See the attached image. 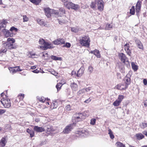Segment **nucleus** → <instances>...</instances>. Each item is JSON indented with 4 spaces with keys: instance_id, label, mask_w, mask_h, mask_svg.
I'll use <instances>...</instances> for the list:
<instances>
[{
    "instance_id": "nucleus-54",
    "label": "nucleus",
    "mask_w": 147,
    "mask_h": 147,
    "mask_svg": "<svg viewBox=\"0 0 147 147\" xmlns=\"http://www.w3.org/2000/svg\"><path fill=\"white\" fill-rule=\"evenodd\" d=\"M39 100L41 102H44L46 100V98L44 97H42L39 98Z\"/></svg>"
},
{
    "instance_id": "nucleus-34",
    "label": "nucleus",
    "mask_w": 147,
    "mask_h": 147,
    "mask_svg": "<svg viewBox=\"0 0 147 147\" xmlns=\"http://www.w3.org/2000/svg\"><path fill=\"white\" fill-rule=\"evenodd\" d=\"M77 115H79V117L80 118L81 120L85 118L84 113H78L77 114Z\"/></svg>"
},
{
    "instance_id": "nucleus-35",
    "label": "nucleus",
    "mask_w": 147,
    "mask_h": 147,
    "mask_svg": "<svg viewBox=\"0 0 147 147\" xmlns=\"http://www.w3.org/2000/svg\"><path fill=\"white\" fill-rule=\"evenodd\" d=\"M58 105L57 102L56 101L53 102L51 105V107H53V108H56Z\"/></svg>"
},
{
    "instance_id": "nucleus-51",
    "label": "nucleus",
    "mask_w": 147,
    "mask_h": 147,
    "mask_svg": "<svg viewBox=\"0 0 147 147\" xmlns=\"http://www.w3.org/2000/svg\"><path fill=\"white\" fill-rule=\"evenodd\" d=\"M20 96H18L15 99V103L17 104L19 103L20 101H21L20 100V98L19 97Z\"/></svg>"
},
{
    "instance_id": "nucleus-23",
    "label": "nucleus",
    "mask_w": 147,
    "mask_h": 147,
    "mask_svg": "<svg viewBox=\"0 0 147 147\" xmlns=\"http://www.w3.org/2000/svg\"><path fill=\"white\" fill-rule=\"evenodd\" d=\"M80 30V28L78 26H76L72 27L71 28V30L72 32L76 33L78 32V31Z\"/></svg>"
},
{
    "instance_id": "nucleus-56",
    "label": "nucleus",
    "mask_w": 147,
    "mask_h": 147,
    "mask_svg": "<svg viewBox=\"0 0 147 147\" xmlns=\"http://www.w3.org/2000/svg\"><path fill=\"white\" fill-rule=\"evenodd\" d=\"M51 74L54 75L55 76H57L58 74V73L57 72L54 71V70L53 71H52L51 72Z\"/></svg>"
},
{
    "instance_id": "nucleus-30",
    "label": "nucleus",
    "mask_w": 147,
    "mask_h": 147,
    "mask_svg": "<svg viewBox=\"0 0 147 147\" xmlns=\"http://www.w3.org/2000/svg\"><path fill=\"white\" fill-rule=\"evenodd\" d=\"M113 27L112 25L110 24H107L106 26L105 29L107 30H110Z\"/></svg>"
},
{
    "instance_id": "nucleus-15",
    "label": "nucleus",
    "mask_w": 147,
    "mask_h": 147,
    "mask_svg": "<svg viewBox=\"0 0 147 147\" xmlns=\"http://www.w3.org/2000/svg\"><path fill=\"white\" fill-rule=\"evenodd\" d=\"M128 87L124 83L122 84H119L117 86V89L120 90H125Z\"/></svg>"
},
{
    "instance_id": "nucleus-38",
    "label": "nucleus",
    "mask_w": 147,
    "mask_h": 147,
    "mask_svg": "<svg viewBox=\"0 0 147 147\" xmlns=\"http://www.w3.org/2000/svg\"><path fill=\"white\" fill-rule=\"evenodd\" d=\"M9 70L10 71V73L12 74H13L16 72V70L13 67H9L8 68Z\"/></svg>"
},
{
    "instance_id": "nucleus-13",
    "label": "nucleus",
    "mask_w": 147,
    "mask_h": 147,
    "mask_svg": "<svg viewBox=\"0 0 147 147\" xmlns=\"http://www.w3.org/2000/svg\"><path fill=\"white\" fill-rule=\"evenodd\" d=\"M34 130L37 132H41L45 131V129L42 127H39L38 126H35L34 127Z\"/></svg>"
},
{
    "instance_id": "nucleus-32",
    "label": "nucleus",
    "mask_w": 147,
    "mask_h": 147,
    "mask_svg": "<svg viewBox=\"0 0 147 147\" xmlns=\"http://www.w3.org/2000/svg\"><path fill=\"white\" fill-rule=\"evenodd\" d=\"M130 13L132 15H134L135 13V7L134 6L131 7L130 9Z\"/></svg>"
},
{
    "instance_id": "nucleus-47",
    "label": "nucleus",
    "mask_w": 147,
    "mask_h": 147,
    "mask_svg": "<svg viewBox=\"0 0 147 147\" xmlns=\"http://www.w3.org/2000/svg\"><path fill=\"white\" fill-rule=\"evenodd\" d=\"M69 0H61L62 2L64 3V5L65 7H67V5L68 4Z\"/></svg>"
},
{
    "instance_id": "nucleus-59",
    "label": "nucleus",
    "mask_w": 147,
    "mask_h": 147,
    "mask_svg": "<svg viewBox=\"0 0 147 147\" xmlns=\"http://www.w3.org/2000/svg\"><path fill=\"white\" fill-rule=\"evenodd\" d=\"M85 92H88L90 91V87L84 89Z\"/></svg>"
},
{
    "instance_id": "nucleus-20",
    "label": "nucleus",
    "mask_w": 147,
    "mask_h": 147,
    "mask_svg": "<svg viewBox=\"0 0 147 147\" xmlns=\"http://www.w3.org/2000/svg\"><path fill=\"white\" fill-rule=\"evenodd\" d=\"M71 87L74 91H76L78 90V85L76 83L74 82L71 84Z\"/></svg>"
},
{
    "instance_id": "nucleus-22",
    "label": "nucleus",
    "mask_w": 147,
    "mask_h": 147,
    "mask_svg": "<svg viewBox=\"0 0 147 147\" xmlns=\"http://www.w3.org/2000/svg\"><path fill=\"white\" fill-rule=\"evenodd\" d=\"M26 132L30 134L31 138L33 137L34 135V131L30 129L29 128L27 129Z\"/></svg>"
},
{
    "instance_id": "nucleus-1",
    "label": "nucleus",
    "mask_w": 147,
    "mask_h": 147,
    "mask_svg": "<svg viewBox=\"0 0 147 147\" xmlns=\"http://www.w3.org/2000/svg\"><path fill=\"white\" fill-rule=\"evenodd\" d=\"M44 11L46 16L49 18L51 16H55V17H58L59 16V13L57 11L49 8H45L44 9Z\"/></svg>"
},
{
    "instance_id": "nucleus-42",
    "label": "nucleus",
    "mask_w": 147,
    "mask_h": 147,
    "mask_svg": "<svg viewBox=\"0 0 147 147\" xmlns=\"http://www.w3.org/2000/svg\"><path fill=\"white\" fill-rule=\"evenodd\" d=\"M140 126L142 128H146L147 127V123H144L140 125Z\"/></svg>"
},
{
    "instance_id": "nucleus-45",
    "label": "nucleus",
    "mask_w": 147,
    "mask_h": 147,
    "mask_svg": "<svg viewBox=\"0 0 147 147\" xmlns=\"http://www.w3.org/2000/svg\"><path fill=\"white\" fill-rule=\"evenodd\" d=\"M39 43L41 45H44L45 43L46 42L45 41L44 39H40L39 40Z\"/></svg>"
},
{
    "instance_id": "nucleus-4",
    "label": "nucleus",
    "mask_w": 147,
    "mask_h": 147,
    "mask_svg": "<svg viewBox=\"0 0 147 147\" xmlns=\"http://www.w3.org/2000/svg\"><path fill=\"white\" fill-rule=\"evenodd\" d=\"M119 57L121 61L126 64L127 67L129 66L130 64L128 61V59L126 57L125 54L123 53H120L119 55Z\"/></svg>"
},
{
    "instance_id": "nucleus-10",
    "label": "nucleus",
    "mask_w": 147,
    "mask_h": 147,
    "mask_svg": "<svg viewBox=\"0 0 147 147\" xmlns=\"http://www.w3.org/2000/svg\"><path fill=\"white\" fill-rule=\"evenodd\" d=\"M73 129L72 125L69 124L66 126L63 131L65 134H67L70 132Z\"/></svg>"
},
{
    "instance_id": "nucleus-12",
    "label": "nucleus",
    "mask_w": 147,
    "mask_h": 147,
    "mask_svg": "<svg viewBox=\"0 0 147 147\" xmlns=\"http://www.w3.org/2000/svg\"><path fill=\"white\" fill-rule=\"evenodd\" d=\"M78 134L80 137H86L88 135V132L87 130L82 129L79 131Z\"/></svg>"
},
{
    "instance_id": "nucleus-18",
    "label": "nucleus",
    "mask_w": 147,
    "mask_h": 147,
    "mask_svg": "<svg viewBox=\"0 0 147 147\" xmlns=\"http://www.w3.org/2000/svg\"><path fill=\"white\" fill-rule=\"evenodd\" d=\"M90 53L93 54L96 57L98 58L100 57V55L99 51L97 49H95L94 51H92L90 52Z\"/></svg>"
},
{
    "instance_id": "nucleus-24",
    "label": "nucleus",
    "mask_w": 147,
    "mask_h": 147,
    "mask_svg": "<svg viewBox=\"0 0 147 147\" xmlns=\"http://www.w3.org/2000/svg\"><path fill=\"white\" fill-rule=\"evenodd\" d=\"M131 64L132 69L134 71H136L138 69V66L136 65L134 62H132Z\"/></svg>"
},
{
    "instance_id": "nucleus-63",
    "label": "nucleus",
    "mask_w": 147,
    "mask_h": 147,
    "mask_svg": "<svg viewBox=\"0 0 147 147\" xmlns=\"http://www.w3.org/2000/svg\"><path fill=\"white\" fill-rule=\"evenodd\" d=\"M7 94V91H6L5 92H3L1 93V97H2L4 94L5 95L6 97H7V95L5 94V93Z\"/></svg>"
},
{
    "instance_id": "nucleus-19",
    "label": "nucleus",
    "mask_w": 147,
    "mask_h": 147,
    "mask_svg": "<svg viewBox=\"0 0 147 147\" xmlns=\"http://www.w3.org/2000/svg\"><path fill=\"white\" fill-rule=\"evenodd\" d=\"M84 69L83 67H81L78 71L76 76L78 77L81 76L84 72Z\"/></svg>"
},
{
    "instance_id": "nucleus-64",
    "label": "nucleus",
    "mask_w": 147,
    "mask_h": 147,
    "mask_svg": "<svg viewBox=\"0 0 147 147\" xmlns=\"http://www.w3.org/2000/svg\"><path fill=\"white\" fill-rule=\"evenodd\" d=\"M43 54L42 55V57H45V56H46V55H47V57H48L47 55H48V53H46L45 52H43Z\"/></svg>"
},
{
    "instance_id": "nucleus-33",
    "label": "nucleus",
    "mask_w": 147,
    "mask_h": 147,
    "mask_svg": "<svg viewBox=\"0 0 147 147\" xmlns=\"http://www.w3.org/2000/svg\"><path fill=\"white\" fill-rule=\"evenodd\" d=\"M31 2L36 4L38 5L41 2V0H29Z\"/></svg>"
},
{
    "instance_id": "nucleus-14",
    "label": "nucleus",
    "mask_w": 147,
    "mask_h": 147,
    "mask_svg": "<svg viewBox=\"0 0 147 147\" xmlns=\"http://www.w3.org/2000/svg\"><path fill=\"white\" fill-rule=\"evenodd\" d=\"M41 48H43L44 50H46L48 49H51L53 48V47L51 45L46 42L44 46H40Z\"/></svg>"
},
{
    "instance_id": "nucleus-37",
    "label": "nucleus",
    "mask_w": 147,
    "mask_h": 147,
    "mask_svg": "<svg viewBox=\"0 0 147 147\" xmlns=\"http://www.w3.org/2000/svg\"><path fill=\"white\" fill-rule=\"evenodd\" d=\"M96 2H92L90 5L91 7L93 9H95L96 7Z\"/></svg>"
},
{
    "instance_id": "nucleus-55",
    "label": "nucleus",
    "mask_w": 147,
    "mask_h": 147,
    "mask_svg": "<svg viewBox=\"0 0 147 147\" xmlns=\"http://www.w3.org/2000/svg\"><path fill=\"white\" fill-rule=\"evenodd\" d=\"M18 96H20V100L21 101H22L24 97V94H21L20 95H19Z\"/></svg>"
},
{
    "instance_id": "nucleus-58",
    "label": "nucleus",
    "mask_w": 147,
    "mask_h": 147,
    "mask_svg": "<svg viewBox=\"0 0 147 147\" xmlns=\"http://www.w3.org/2000/svg\"><path fill=\"white\" fill-rule=\"evenodd\" d=\"M59 10H60V11L61 12V13H65V10L63 8L61 7V8H60L59 9Z\"/></svg>"
},
{
    "instance_id": "nucleus-36",
    "label": "nucleus",
    "mask_w": 147,
    "mask_h": 147,
    "mask_svg": "<svg viewBox=\"0 0 147 147\" xmlns=\"http://www.w3.org/2000/svg\"><path fill=\"white\" fill-rule=\"evenodd\" d=\"M121 103L118 101L117 100H116L115 101H114L113 103V105L114 106H119Z\"/></svg>"
},
{
    "instance_id": "nucleus-11",
    "label": "nucleus",
    "mask_w": 147,
    "mask_h": 147,
    "mask_svg": "<svg viewBox=\"0 0 147 147\" xmlns=\"http://www.w3.org/2000/svg\"><path fill=\"white\" fill-rule=\"evenodd\" d=\"M53 43L55 45H62L65 43V41L63 38H59L53 41Z\"/></svg>"
},
{
    "instance_id": "nucleus-39",
    "label": "nucleus",
    "mask_w": 147,
    "mask_h": 147,
    "mask_svg": "<svg viewBox=\"0 0 147 147\" xmlns=\"http://www.w3.org/2000/svg\"><path fill=\"white\" fill-rule=\"evenodd\" d=\"M124 96L122 95H119L117 100L119 101L120 103L121 102L122 100L124 98Z\"/></svg>"
},
{
    "instance_id": "nucleus-3",
    "label": "nucleus",
    "mask_w": 147,
    "mask_h": 147,
    "mask_svg": "<svg viewBox=\"0 0 147 147\" xmlns=\"http://www.w3.org/2000/svg\"><path fill=\"white\" fill-rule=\"evenodd\" d=\"M7 42L6 43L7 47L9 49H15L16 48V46L14 45L13 43L15 42V40L13 38H9L7 39Z\"/></svg>"
},
{
    "instance_id": "nucleus-8",
    "label": "nucleus",
    "mask_w": 147,
    "mask_h": 147,
    "mask_svg": "<svg viewBox=\"0 0 147 147\" xmlns=\"http://www.w3.org/2000/svg\"><path fill=\"white\" fill-rule=\"evenodd\" d=\"M96 3L97 5L98 9L102 11L104 8V2L102 0H95Z\"/></svg>"
},
{
    "instance_id": "nucleus-41",
    "label": "nucleus",
    "mask_w": 147,
    "mask_h": 147,
    "mask_svg": "<svg viewBox=\"0 0 147 147\" xmlns=\"http://www.w3.org/2000/svg\"><path fill=\"white\" fill-rule=\"evenodd\" d=\"M23 21L24 22H27L29 20V18L26 15H23Z\"/></svg>"
},
{
    "instance_id": "nucleus-49",
    "label": "nucleus",
    "mask_w": 147,
    "mask_h": 147,
    "mask_svg": "<svg viewBox=\"0 0 147 147\" xmlns=\"http://www.w3.org/2000/svg\"><path fill=\"white\" fill-rule=\"evenodd\" d=\"M14 31L15 32H16L18 31V29L13 26L10 29V31L13 32Z\"/></svg>"
},
{
    "instance_id": "nucleus-2",
    "label": "nucleus",
    "mask_w": 147,
    "mask_h": 147,
    "mask_svg": "<svg viewBox=\"0 0 147 147\" xmlns=\"http://www.w3.org/2000/svg\"><path fill=\"white\" fill-rule=\"evenodd\" d=\"M80 42L82 45L88 47L90 42L89 37L87 36H84L81 37L80 39Z\"/></svg>"
},
{
    "instance_id": "nucleus-26",
    "label": "nucleus",
    "mask_w": 147,
    "mask_h": 147,
    "mask_svg": "<svg viewBox=\"0 0 147 147\" xmlns=\"http://www.w3.org/2000/svg\"><path fill=\"white\" fill-rule=\"evenodd\" d=\"M51 58L52 59L54 60H55V61H56V60L60 61L61 59V57H57L55 56H54V55H52L51 57Z\"/></svg>"
},
{
    "instance_id": "nucleus-9",
    "label": "nucleus",
    "mask_w": 147,
    "mask_h": 147,
    "mask_svg": "<svg viewBox=\"0 0 147 147\" xmlns=\"http://www.w3.org/2000/svg\"><path fill=\"white\" fill-rule=\"evenodd\" d=\"M124 49L127 54L129 56H131L132 49L130 48V45L129 43H126L124 45Z\"/></svg>"
},
{
    "instance_id": "nucleus-5",
    "label": "nucleus",
    "mask_w": 147,
    "mask_h": 147,
    "mask_svg": "<svg viewBox=\"0 0 147 147\" xmlns=\"http://www.w3.org/2000/svg\"><path fill=\"white\" fill-rule=\"evenodd\" d=\"M131 73L129 72L127 74L125 77L124 79L123 80L124 83L128 87L131 83Z\"/></svg>"
},
{
    "instance_id": "nucleus-46",
    "label": "nucleus",
    "mask_w": 147,
    "mask_h": 147,
    "mask_svg": "<svg viewBox=\"0 0 147 147\" xmlns=\"http://www.w3.org/2000/svg\"><path fill=\"white\" fill-rule=\"evenodd\" d=\"M63 46V47H67L68 48H69L71 46V44L69 42H66L65 44Z\"/></svg>"
},
{
    "instance_id": "nucleus-6",
    "label": "nucleus",
    "mask_w": 147,
    "mask_h": 147,
    "mask_svg": "<svg viewBox=\"0 0 147 147\" xmlns=\"http://www.w3.org/2000/svg\"><path fill=\"white\" fill-rule=\"evenodd\" d=\"M1 102L5 108H9L11 106L10 100L9 98H6L5 100L4 99H1Z\"/></svg>"
},
{
    "instance_id": "nucleus-27",
    "label": "nucleus",
    "mask_w": 147,
    "mask_h": 147,
    "mask_svg": "<svg viewBox=\"0 0 147 147\" xmlns=\"http://www.w3.org/2000/svg\"><path fill=\"white\" fill-rule=\"evenodd\" d=\"M141 1H138L136 6V9H141Z\"/></svg>"
},
{
    "instance_id": "nucleus-7",
    "label": "nucleus",
    "mask_w": 147,
    "mask_h": 147,
    "mask_svg": "<svg viewBox=\"0 0 147 147\" xmlns=\"http://www.w3.org/2000/svg\"><path fill=\"white\" fill-rule=\"evenodd\" d=\"M66 7L68 9H71L75 11H77L80 8L79 5L75 4L71 2H68V4L67 5Z\"/></svg>"
},
{
    "instance_id": "nucleus-61",
    "label": "nucleus",
    "mask_w": 147,
    "mask_h": 147,
    "mask_svg": "<svg viewBox=\"0 0 147 147\" xmlns=\"http://www.w3.org/2000/svg\"><path fill=\"white\" fill-rule=\"evenodd\" d=\"M91 99L89 98L88 99L85 100L84 102L86 103H88L91 101Z\"/></svg>"
},
{
    "instance_id": "nucleus-60",
    "label": "nucleus",
    "mask_w": 147,
    "mask_h": 147,
    "mask_svg": "<svg viewBox=\"0 0 147 147\" xmlns=\"http://www.w3.org/2000/svg\"><path fill=\"white\" fill-rule=\"evenodd\" d=\"M6 111L4 109H0V115L3 114Z\"/></svg>"
},
{
    "instance_id": "nucleus-57",
    "label": "nucleus",
    "mask_w": 147,
    "mask_h": 147,
    "mask_svg": "<svg viewBox=\"0 0 147 147\" xmlns=\"http://www.w3.org/2000/svg\"><path fill=\"white\" fill-rule=\"evenodd\" d=\"M136 14L137 16L138 17L139 16V12L140 11V9H136Z\"/></svg>"
},
{
    "instance_id": "nucleus-62",
    "label": "nucleus",
    "mask_w": 147,
    "mask_h": 147,
    "mask_svg": "<svg viewBox=\"0 0 147 147\" xmlns=\"http://www.w3.org/2000/svg\"><path fill=\"white\" fill-rule=\"evenodd\" d=\"M52 129L51 127H50L49 128V127L47 128V133L49 134L50 133V131L52 130Z\"/></svg>"
},
{
    "instance_id": "nucleus-31",
    "label": "nucleus",
    "mask_w": 147,
    "mask_h": 147,
    "mask_svg": "<svg viewBox=\"0 0 147 147\" xmlns=\"http://www.w3.org/2000/svg\"><path fill=\"white\" fill-rule=\"evenodd\" d=\"M79 115H77V116L75 117H73L72 118L73 120H74L76 122H78L79 121H81L80 118L79 117Z\"/></svg>"
},
{
    "instance_id": "nucleus-43",
    "label": "nucleus",
    "mask_w": 147,
    "mask_h": 147,
    "mask_svg": "<svg viewBox=\"0 0 147 147\" xmlns=\"http://www.w3.org/2000/svg\"><path fill=\"white\" fill-rule=\"evenodd\" d=\"M37 21L38 23L41 25H42L44 24V22L42 20L38 19L37 20Z\"/></svg>"
},
{
    "instance_id": "nucleus-16",
    "label": "nucleus",
    "mask_w": 147,
    "mask_h": 147,
    "mask_svg": "<svg viewBox=\"0 0 147 147\" xmlns=\"http://www.w3.org/2000/svg\"><path fill=\"white\" fill-rule=\"evenodd\" d=\"M3 32L5 36L7 37L9 36L12 37L13 35V33L12 32H10L8 30H6V29L4 30Z\"/></svg>"
},
{
    "instance_id": "nucleus-17",
    "label": "nucleus",
    "mask_w": 147,
    "mask_h": 147,
    "mask_svg": "<svg viewBox=\"0 0 147 147\" xmlns=\"http://www.w3.org/2000/svg\"><path fill=\"white\" fill-rule=\"evenodd\" d=\"M7 142V140L5 138H2L0 141V145L1 147H4Z\"/></svg>"
},
{
    "instance_id": "nucleus-28",
    "label": "nucleus",
    "mask_w": 147,
    "mask_h": 147,
    "mask_svg": "<svg viewBox=\"0 0 147 147\" xmlns=\"http://www.w3.org/2000/svg\"><path fill=\"white\" fill-rule=\"evenodd\" d=\"M115 145L117 147H125V145L120 142H117Z\"/></svg>"
},
{
    "instance_id": "nucleus-21",
    "label": "nucleus",
    "mask_w": 147,
    "mask_h": 147,
    "mask_svg": "<svg viewBox=\"0 0 147 147\" xmlns=\"http://www.w3.org/2000/svg\"><path fill=\"white\" fill-rule=\"evenodd\" d=\"M136 42L138 48L140 49H143V47L141 42L140 40H136Z\"/></svg>"
},
{
    "instance_id": "nucleus-44",
    "label": "nucleus",
    "mask_w": 147,
    "mask_h": 147,
    "mask_svg": "<svg viewBox=\"0 0 147 147\" xmlns=\"http://www.w3.org/2000/svg\"><path fill=\"white\" fill-rule=\"evenodd\" d=\"M96 121V119L95 118H92L90 120V124L92 125H95Z\"/></svg>"
},
{
    "instance_id": "nucleus-25",
    "label": "nucleus",
    "mask_w": 147,
    "mask_h": 147,
    "mask_svg": "<svg viewBox=\"0 0 147 147\" xmlns=\"http://www.w3.org/2000/svg\"><path fill=\"white\" fill-rule=\"evenodd\" d=\"M136 136L137 139L138 140L142 139L144 137V136L141 133H138L136 134Z\"/></svg>"
},
{
    "instance_id": "nucleus-29",
    "label": "nucleus",
    "mask_w": 147,
    "mask_h": 147,
    "mask_svg": "<svg viewBox=\"0 0 147 147\" xmlns=\"http://www.w3.org/2000/svg\"><path fill=\"white\" fill-rule=\"evenodd\" d=\"M108 131L109 132L108 134L109 135L111 138V139H113L114 138V136L113 134L112 131L110 129H109Z\"/></svg>"
},
{
    "instance_id": "nucleus-52",
    "label": "nucleus",
    "mask_w": 147,
    "mask_h": 147,
    "mask_svg": "<svg viewBox=\"0 0 147 147\" xmlns=\"http://www.w3.org/2000/svg\"><path fill=\"white\" fill-rule=\"evenodd\" d=\"M93 67L91 66H89L88 68V71L90 73H91L93 71Z\"/></svg>"
},
{
    "instance_id": "nucleus-53",
    "label": "nucleus",
    "mask_w": 147,
    "mask_h": 147,
    "mask_svg": "<svg viewBox=\"0 0 147 147\" xmlns=\"http://www.w3.org/2000/svg\"><path fill=\"white\" fill-rule=\"evenodd\" d=\"M65 109L67 111H69L71 109V106L69 105H67L65 107Z\"/></svg>"
},
{
    "instance_id": "nucleus-40",
    "label": "nucleus",
    "mask_w": 147,
    "mask_h": 147,
    "mask_svg": "<svg viewBox=\"0 0 147 147\" xmlns=\"http://www.w3.org/2000/svg\"><path fill=\"white\" fill-rule=\"evenodd\" d=\"M62 86V85L61 84V83H58L57 84L56 86V87L57 89V91H58L60 90Z\"/></svg>"
},
{
    "instance_id": "nucleus-48",
    "label": "nucleus",
    "mask_w": 147,
    "mask_h": 147,
    "mask_svg": "<svg viewBox=\"0 0 147 147\" xmlns=\"http://www.w3.org/2000/svg\"><path fill=\"white\" fill-rule=\"evenodd\" d=\"M29 55H30L29 57L32 58H34L37 56V55L34 53H30Z\"/></svg>"
},
{
    "instance_id": "nucleus-50",
    "label": "nucleus",
    "mask_w": 147,
    "mask_h": 147,
    "mask_svg": "<svg viewBox=\"0 0 147 147\" xmlns=\"http://www.w3.org/2000/svg\"><path fill=\"white\" fill-rule=\"evenodd\" d=\"M85 92L84 90V89H82L80 90L78 92V95H79L80 94H82Z\"/></svg>"
}]
</instances>
